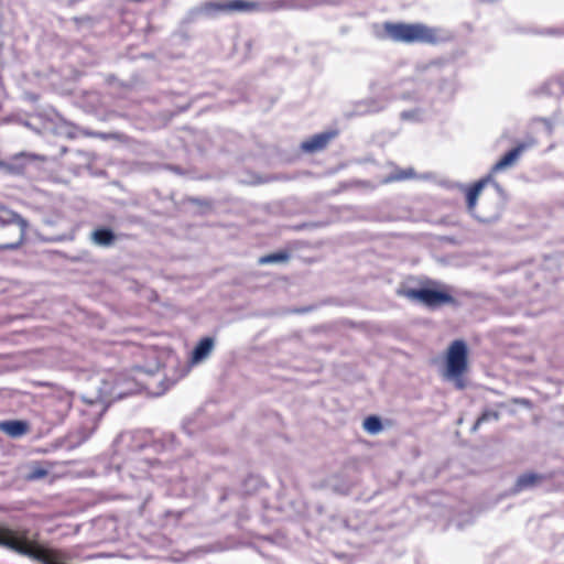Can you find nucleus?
Masks as SVG:
<instances>
[{"label": "nucleus", "mask_w": 564, "mask_h": 564, "mask_svg": "<svg viewBox=\"0 0 564 564\" xmlns=\"http://www.w3.org/2000/svg\"><path fill=\"white\" fill-rule=\"evenodd\" d=\"M273 8L269 2L253 0H214L206 1L191 11L192 18H216L221 14L251 13Z\"/></svg>", "instance_id": "obj_2"}, {"label": "nucleus", "mask_w": 564, "mask_h": 564, "mask_svg": "<svg viewBox=\"0 0 564 564\" xmlns=\"http://www.w3.org/2000/svg\"><path fill=\"white\" fill-rule=\"evenodd\" d=\"M468 370V347L463 339L454 340L447 348L445 369L442 373L444 380L453 382L455 388H466L464 375Z\"/></svg>", "instance_id": "obj_4"}, {"label": "nucleus", "mask_w": 564, "mask_h": 564, "mask_svg": "<svg viewBox=\"0 0 564 564\" xmlns=\"http://www.w3.org/2000/svg\"><path fill=\"white\" fill-rule=\"evenodd\" d=\"M48 475V469L43 465L34 464L30 466L29 471L25 475L28 480H40Z\"/></svg>", "instance_id": "obj_16"}, {"label": "nucleus", "mask_w": 564, "mask_h": 564, "mask_svg": "<svg viewBox=\"0 0 564 564\" xmlns=\"http://www.w3.org/2000/svg\"><path fill=\"white\" fill-rule=\"evenodd\" d=\"M337 135L336 131H326L311 137L301 144V149L307 153L323 150L330 140Z\"/></svg>", "instance_id": "obj_8"}, {"label": "nucleus", "mask_w": 564, "mask_h": 564, "mask_svg": "<svg viewBox=\"0 0 564 564\" xmlns=\"http://www.w3.org/2000/svg\"><path fill=\"white\" fill-rule=\"evenodd\" d=\"M150 467V463L140 457H134L129 462L124 463L122 467H118V473L124 471L129 474L131 479L134 478H143L148 468Z\"/></svg>", "instance_id": "obj_10"}, {"label": "nucleus", "mask_w": 564, "mask_h": 564, "mask_svg": "<svg viewBox=\"0 0 564 564\" xmlns=\"http://www.w3.org/2000/svg\"><path fill=\"white\" fill-rule=\"evenodd\" d=\"M83 400L85 402H87L90 406L93 408H96V411H93L90 413V415L93 416V420L94 422L96 421V417L97 416H100L101 413L104 412L105 408H104V401L102 400H93V399H87L86 397H83Z\"/></svg>", "instance_id": "obj_18"}, {"label": "nucleus", "mask_w": 564, "mask_h": 564, "mask_svg": "<svg viewBox=\"0 0 564 564\" xmlns=\"http://www.w3.org/2000/svg\"><path fill=\"white\" fill-rule=\"evenodd\" d=\"M362 426L364 430L371 435H377L383 430L381 420L375 415L368 416L364 421Z\"/></svg>", "instance_id": "obj_15"}, {"label": "nucleus", "mask_w": 564, "mask_h": 564, "mask_svg": "<svg viewBox=\"0 0 564 564\" xmlns=\"http://www.w3.org/2000/svg\"><path fill=\"white\" fill-rule=\"evenodd\" d=\"M512 402L516 404L525 406V408H530V405H531V403L528 399L514 398V399H512Z\"/></svg>", "instance_id": "obj_22"}, {"label": "nucleus", "mask_w": 564, "mask_h": 564, "mask_svg": "<svg viewBox=\"0 0 564 564\" xmlns=\"http://www.w3.org/2000/svg\"><path fill=\"white\" fill-rule=\"evenodd\" d=\"M485 423L484 421H480V416L477 419V421L474 423L473 427H471V432H476L478 431V429L480 427V425Z\"/></svg>", "instance_id": "obj_23"}, {"label": "nucleus", "mask_w": 564, "mask_h": 564, "mask_svg": "<svg viewBox=\"0 0 564 564\" xmlns=\"http://www.w3.org/2000/svg\"><path fill=\"white\" fill-rule=\"evenodd\" d=\"M214 347L215 340L212 337L202 338L193 349L189 359L191 365H198L205 361L213 352Z\"/></svg>", "instance_id": "obj_9"}, {"label": "nucleus", "mask_w": 564, "mask_h": 564, "mask_svg": "<svg viewBox=\"0 0 564 564\" xmlns=\"http://www.w3.org/2000/svg\"><path fill=\"white\" fill-rule=\"evenodd\" d=\"M14 224L19 227L20 230L19 241L15 243L6 245V249H15L22 242L28 228V223L15 212L6 207H0V226L3 227Z\"/></svg>", "instance_id": "obj_6"}, {"label": "nucleus", "mask_w": 564, "mask_h": 564, "mask_svg": "<svg viewBox=\"0 0 564 564\" xmlns=\"http://www.w3.org/2000/svg\"><path fill=\"white\" fill-rule=\"evenodd\" d=\"M408 296L430 307L452 303L454 301L449 294L432 289L410 290Z\"/></svg>", "instance_id": "obj_5"}, {"label": "nucleus", "mask_w": 564, "mask_h": 564, "mask_svg": "<svg viewBox=\"0 0 564 564\" xmlns=\"http://www.w3.org/2000/svg\"><path fill=\"white\" fill-rule=\"evenodd\" d=\"M500 419V414L497 411L486 410L480 415V421L489 422V421H498Z\"/></svg>", "instance_id": "obj_19"}, {"label": "nucleus", "mask_w": 564, "mask_h": 564, "mask_svg": "<svg viewBox=\"0 0 564 564\" xmlns=\"http://www.w3.org/2000/svg\"><path fill=\"white\" fill-rule=\"evenodd\" d=\"M0 431L11 437H20L28 431V424L22 421H3L0 422Z\"/></svg>", "instance_id": "obj_13"}, {"label": "nucleus", "mask_w": 564, "mask_h": 564, "mask_svg": "<svg viewBox=\"0 0 564 564\" xmlns=\"http://www.w3.org/2000/svg\"><path fill=\"white\" fill-rule=\"evenodd\" d=\"M411 175H412V171L410 170L409 172H403L401 174H397L394 176H391L389 180L390 181H401V180H405V178L411 177Z\"/></svg>", "instance_id": "obj_21"}, {"label": "nucleus", "mask_w": 564, "mask_h": 564, "mask_svg": "<svg viewBox=\"0 0 564 564\" xmlns=\"http://www.w3.org/2000/svg\"><path fill=\"white\" fill-rule=\"evenodd\" d=\"M0 544L28 555L42 564H63L62 557L57 552L45 549L19 533L2 527H0Z\"/></svg>", "instance_id": "obj_3"}, {"label": "nucleus", "mask_w": 564, "mask_h": 564, "mask_svg": "<svg viewBox=\"0 0 564 564\" xmlns=\"http://www.w3.org/2000/svg\"><path fill=\"white\" fill-rule=\"evenodd\" d=\"M90 433H91V432H89L87 435H85L83 440L88 438V437H89V435H90Z\"/></svg>", "instance_id": "obj_24"}, {"label": "nucleus", "mask_w": 564, "mask_h": 564, "mask_svg": "<svg viewBox=\"0 0 564 564\" xmlns=\"http://www.w3.org/2000/svg\"><path fill=\"white\" fill-rule=\"evenodd\" d=\"M523 150L524 145H519L510 150L492 166L491 173H498L512 166L517 162Z\"/></svg>", "instance_id": "obj_12"}, {"label": "nucleus", "mask_w": 564, "mask_h": 564, "mask_svg": "<svg viewBox=\"0 0 564 564\" xmlns=\"http://www.w3.org/2000/svg\"><path fill=\"white\" fill-rule=\"evenodd\" d=\"M388 39L398 43L437 44L443 40L440 31L423 23H383Z\"/></svg>", "instance_id": "obj_1"}, {"label": "nucleus", "mask_w": 564, "mask_h": 564, "mask_svg": "<svg viewBox=\"0 0 564 564\" xmlns=\"http://www.w3.org/2000/svg\"><path fill=\"white\" fill-rule=\"evenodd\" d=\"M543 480V476L536 473H524L520 475L514 484L517 491H529L538 488Z\"/></svg>", "instance_id": "obj_11"}, {"label": "nucleus", "mask_w": 564, "mask_h": 564, "mask_svg": "<svg viewBox=\"0 0 564 564\" xmlns=\"http://www.w3.org/2000/svg\"><path fill=\"white\" fill-rule=\"evenodd\" d=\"M489 183H491L494 185V187L496 188V191L498 193L502 194V188L492 178L491 174H489L488 176L478 181L473 187H470L468 189V192H467V208H468L469 213L474 212L476 204H477L478 196L480 195L482 188Z\"/></svg>", "instance_id": "obj_7"}, {"label": "nucleus", "mask_w": 564, "mask_h": 564, "mask_svg": "<svg viewBox=\"0 0 564 564\" xmlns=\"http://www.w3.org/2000/svg\"><path fill=\"white\" fill-rule=\"evenodd\" d=\"M2 165V163L0 162V166Z\"/></svg>", "instance_id": "obj_25"}, {"label": "nucleus", "mask_w": 564, "mask_h": 564, "mask_svg": "<svg viewBox=\"0 0 564 564\" xmlns=\"http://www.w3.org/2000/svg\"><path fill=\"white\" fill-rule=\"evenodd\" d=\"M248 482L256 485L253 487L254 490L261 491L265 489V484L256 477H250Z\"/></svg>", "instance_id": "obj_20"}, {"label": "nucleus", "mask_w": 564, "mask_h": 564, "mask_svg": "<svg viewBox=\"0 0 564 564\" xmlns=\"http://www.w3.org/2000/svg\"><path fill=\"white\" fill-rule=\"evenodd\" d=\"M290 256L286 252H276L263 256L259 259L260 264H272V263H281L286 262Z\"/></svg>", "instance_id": "obj_17"}, {"label": "nucleus", "mask_w": 564, "mask_h": 564, "mask_svg": "<svg viewBox=\"0 0 564 564\" xmlns=\"http://www.w3.org/2000/svg\"><path fill=\"white\" fill-rule=\"evenodd\" d=\"M115 240V235L110 229L101 228L91 234V241L100 247H108Z\"/></svg>", "instance_id": "obj_14"}]
</instances>
